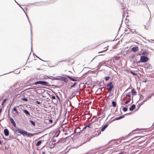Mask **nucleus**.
I'll list each match as a JSON object with an SVG mask.
<instances>
[{"label": "nucleus", "mask_w": 154, "mask_h": 154, "mask_svg": "<svg viewBox=\"0 0 154 154\" xmlns=\"http://www.w3.org/2000/svg\"><path fill=\"white\" fill-rule=\"evenodd\" d=\"M53 79L60 80L61 79L64 81L66 83H67L68 82V79L67 78L65 77H62L60 76H57L56 78L54 79Z\"/></svg>", "instance_id": "obj_1"}, {"label": "nucleus", "mask_w": 154, "mask_h": 154, "mask_svg": "<svg viewBox=\"0 0 154 154\" xmlns=\"http://www.w3.org/2000/svg\"><path fill=\"white\" fill-rule=\"evenodd\" d=\"M106 86L108 87L107 90L108 91L111 92L112 88H114V86L112 84V82H110V83L107 84Z\"/></svg>", "instance_id": "obj_2"}, {"label": "nucleus", "mask_w": 154, "mask_h": 154, "mask_svg": "<svg viewBox=\"0 0 154 154\" xmlns=\"http://www.w3.org/2000/svg\"><path fill=\"white\" fill-rule=\"evenodd\" d=\"M130 93V92H129L128 93H127L126 94H125L124 92V93L122 95V97H123V98L122 100L123 101L125 100V98H127V97H128V99L131 100V95L129 94Z\"/></svg>", "instance_id": "obj_3"}, {"label": "nucleus", "mask_w": 154, "mask_h": 154, "mask_svg": "<svg viewBox=\"0 0 154 154\" xmlns=\"http://www.w3.org/2000/svg\"><path fill=\"white\" fill-rule=\"evenodd\" d=\"M140 61L142 63H145L149 60V58L145 56H142L140 57Z\"/></svg>", "instance_id": "obj_4"}, {"label": "nucleus", "mask_w": 154, "mask_h": 154, "mask_svg": "<svg viewBox=\"0 0 154 154\" xmlns=\"http://www.w3.org/2000/svg\"><path fill=\"white\" fill-rule=\"evenodd\" d=\"M121 4L122 5V10H124L123 12V17H125V14L126 13V11H127L126 9L125 8L126 5L125 3H121Z\"/></svg>", "instance_id": "obj_5"}, {"label": "nucleus", "mask_w": 154, "mask_h": 154, "mask_svg": "<svg viewBox=\"0 0 154 154\" xmlns=\"http://www.w3.org/2000/svg\"><path fill=\"white\" fill-rule=\"evenodd\" d=\"M67 138V137H65L64 138H60L57 140V142L56 143L58 144L59 143H63L66 141Z\"/></svg>", "instance_id": "obj_6"}, {"label": "nucleus", "mask_w": 154, "mask_h": 154, "mask_svg": "<svg viewBox=\"0 0 154 154\" xmlns=\"http://www.w3.org/2000/svg\"><path fill=\"white\" fill-rule=\"evenodd\" d=\"M89 134H86L85 135V141L84 142L82 143V144H83L84 143L87 142V141H89L91 138H89L88 137Z\"/></svg>", "instance_id": "obj_7"}, {"label": "nucleus", "mask_w": 154, "mask_h": 154, "mask_svg": "<svg viewBox=\"0 0 154 154\" xmlns=\"http://www.w3.org/2000/svg\"><path fill=\"white\" fill-rule=\"evenodd\" d=\"M144 67L145 68L148 69H152V67L151 64L148 63H146L144 65Z\"/></svg>", "instance_id": "obj_8"}, {"label": "nucleus", "mask_w": 154, "mask_h": 154, "mask_svg": "<svg viewBox=\"0 0 154 154\" xmlns=\"http://www.w3.org/2000/svg\"><path fill=\"white\" fill-rule=\"evenodd\" d=\"M60 132V131L59 129L56 130L54 132V133L55 134V135L54 136V137H57L59 136Z\"/></svg>", "instance_id": "obj_9"}, {"label": "nucleus", "mask_w": 154, "mask_h": 154, "mask_svg": "<svg viewBox=\"0 0 154 154\" xmlns=\"http://www.w3.org/2000/svg\"><path fill=\"white\" fill-rule=\"evenodd\" d=\"M41 85L48 87L50 86H51L48 82L44 81H42Z\"/></svg>", "instance_id": "obj_10"}, {"label": "nucleus", "mask_w": 154, "mask_h": 154, "mask_svg": "<svg viewBox=\"0 0 154 154\" xmlns=\"http://www.w3.org/2000/svg\"><path fill=\"white\" fill-rule=\"evenodd\" d=\"M66 76L68 78H69L70 79V80H71L73 82H76L78 81V80L77 79L73 78L72 77L69 75H66Z\"/></svg>", "instance_id": "obj_11"}, {"label": "nucleus", "mask_w": 154, "mask_h": 154, "mask_svg": "<svg viewBox=\"0 0 154 154\" xmlns=\"http://www.w3.org/2000/svg\"><path fill=\"white\" fill-rule=\"evenodd\" d=\"M4 132L5 136H8L9 135V132L7 129H5L4 130Z\"/></svg>", "instance_id": "obj_12"}, {"label": "nucleus", "mask_w": 154, "mask_h": 154, "mask_svg": "<svg viewBox=\"0 0 154 154\" xmlns=\"http://www.w3.org/2000/svg\"><path fill=\"white\" fill-rule=\"evenodd\" d=\"M27 132L26 131H24L23 129L20 132V133L23 136H24L26 135H27Z\"/></svg>", "instance_id": "obj_13"}, {"label": "nucleus", "mask_w": 154, "mask_h": 154, "mask_svg": "<svg viewBox=\"0 0 154 154\" xmlns=\"http://www.w3.org/2000/svg\"><path fill=\"white\" fill-rule=\"evenodd\" d=\"M41 82H42V81H38L36 82H34V83L31 84L30 85V86L31 87H33V85H38V84L41 85Z\"/></svg>", "instance_id": "obj_14"}, {"label": "nucleus", "mask_w": 154, "mask_h": 154, "mask_svg": "<svg viewBox=\"0 0 154 154\" xmlns=\"http://www.w3.org/2000/svg\"><path fill=\"white\" fill-rule=\"evenodd\" d=\"M10 120L11 121V122L12 123V124L15 127H16V123L15 122L13 118H10Z\"/></svg>", "instance_id": "obj_15"}, {"label": "nucleus", "mask_w": 154, "mask_h": 154, "mask_svg": "<svg viewBox=\"0 0 154 154\" xmlns=\"http://www.w3.org/2000/svg\"><path fill=\"white\" fill-rule=\"evenodd\" d=\"M138 47L137 46H135V47H133L132 48V49H131V50L133 51V52H136L137 51H138Z\"/></svg>", "instance_id": "obj_16"}, {"label": "nucleus", "mask_w": 154, "mask_h": 154, "mask_svg": "<svg viewBox=\"0 0 154 154\" xmlns=\"http://www.w3.org/2000/svg\"><path fill=\"white\" fill-rule=\"evenodd\" d=\"M21 8V9H23V11H24V12L25 13V14H26V17H27V18L28 19V20L29 23V24H30V28H31V35H32V29H31V24L30 23V22L29 20V19L28 18V17L27 16V14H26V13H25V11H24V10L21 7H20Z\"/></svg>", "instance_id": "obj_17"}, {"label": "nucleus", "mask_w": 154, "mask_h": 154, "mask_svg": "<svg viewBox=\"0 0 154 154\" xmlns=\"http://www.w3.org/2000/svg\"><path fill=\"white\" fill-rule=\"evenodd\" d=\"M136 107V106L135 104H133L129 108V110L130 111H132Z\"/></svg>", "instance_id": "obj_18"}, {"label": "nucleus", "mask_w": 154, "mask_h": 154, "mask_svg": "<svg viewBox=\"0 0 154 154\" xmlns=\"http://www.w3.org/2000/svg\"><path fill=\"white\" fill-rule=\"evenodd\" d=\"M23 112L26 114V116H30V114L29 112L26 109H24L23 110Z\"/></svg>", "instance_id": "obj_19"}, {"label": "nucleus", "mask_w": 154, "mask_h": 154, "mask_svg": "<svg viewBox=\"0 0 154 154\" xmlns=\"http://www.w3.org/2000/svg\"><path fill=\"white\" fill-rule=\"evenodd\" d=\"M108 126V124L105 125L101 128V131L102 132Z\"/></svg>", "instance_id": "obj_20"}, {"label": "nucleus", "mask_w": 154, "mask_h": 154, "mask_svg": "<svg viewBox=\"0 0 154 154\" xmlns=\"http://www.w3.org/2000/svg\"><path fill=\"white\" fill-rule=\"evenodd\" d=\"M44 141V140H39L36 143V146H39L42 143V142H43Z\"/></svg>", "instance_id": "obj_21"}, {"label": "nucleus", "mask_w": 154, "mask_h": 154, "mask_svg": "<svg viewBox=\"0 0 154 154\" xmlns=\"http://www.w3.org/2000/svg\"><path fill=\"white\" fill-rule=\"evenodd\" d=\"M149 54V52L148 51H143L141 54L143 55L146 56H147Z\"/></svg>", "instance_id": "obj_22"}, {"label": "nucleus", "mask_w": 154, "mask_h": 154, "mask_svg": "<svg viewBox=\"0 0 154 154\" xmlns=\"http://www.w3.org/2000/svg\"><path fill=\"white\" fill-rule=\"evenodd\" d=\"M55 78V77H53L51 76H48L47 75H45V79H49L52 80H53L52 79H54Z\"/></svg>", "instance_id": "obj_23"}, {"label": "nucleus", "mask_w": 154, "mask_h": 154, "mask_svg": "<svg viewBox=\"0 0 154 154\" xmlns=\"http://www.w3.org/2000/svg\"><path fill=\"white\" fill-rule=\"evenodd\" d=\"M150 98V97H148V96L146 97L145 99L141 103V105H143V103L146 102L148 99H149Z\"/></svg>", "instance_id": "obj_24"}, {"label": "nucleus", "mask_w": 154, "mask_h": 154, "mask_svg": "<svg viewBox=\"0 0 154 154\" xmlns=\"http://www.w3.org/2000/svg\"><path fill=\"white\" fill-rule=\"evenodd\" d=\"M131 93H132L133 96L136 95L137 94L136 91L134 90V89H132L131 91Z\"/></svg>", "instance_id": "obj_25"}, {"label": "nucleus", "mask_w": 154, "mask_h": 154, "mask_svg": "<svg viewBox=\"0 0 154 154\" xmlns=\"http://www.w3.org/2000/svg\"><path fill=\"white\" fill-rule=\"evenodd\" d=\"M36 134V133L32 134L31 133H27V135L28 137H31L33 136Z\"/></svg>", "instance_id": "obj_26"}, {"label": "nucleus", "mask_w": 154, "mask_h": 154, "mask_svg": "<svg viewBox=\"0 0 154 154\" xmlns=\"http://www.w3.org/2000/svg\"><path fill=\"white\" fill-rule=\"evenodd\" d=\"M112 106L114 107H116V105H117L116 102H115L114 101H112Z\"/></svg>", "instance_id": "obj_27"}, {"label": "nucleus", "mask_w": 154, "mask_h": 154, "mask_svg": "<svg viewBox=\"0 0 154 154\" xmlns=\"http://www.w3.org/2000/svg\"><path fill=\"white\" fill-rule=\"evenodd\" d=\"M22 129H19V128H16L14 130L15 131L19 133H20V132L22 130Z\"/></svg>", "instance_id": "obj_28"}, {"label": "nucleus", "mask_w": 154, "mask_h": 154, "mask_svg": "<svg viewBox=\"0 0 154 154\" xmlns=\"http://www.w3.org/2000/svg\"><path fill=\"white\" fill-rule=\"evenodd\" d=\"M12 111H14L15 112V113L17 114L18 113V111L17 110V109H16V108L15 107H14L13 109H12Z\"/></svg>", "instance_id": "obj_29"}, {"label": "nucleus", "mask_w": 154, "mask_h": 154, "mask_svg": "<svg viewBox=\"0 0 154 154\" xmlns=\"http://www.w3.org/2000/svg\"><path fill=\"white\" fill-rule=\"evenodd\" d=\"M77 84L76 82H74V84L72 85L70 88H75V86L77 85Z\"/></svg>", "instance_id": "obj_30"}, {"label": "nucleus", "mask_w": 154, "mask_h": 154, "mask_svg": "<svg viewBox=\"0 0 154 154\" xmlns=\"http://www.w3.org/2000/svg\"><path fill=\"white\" fill-rule=\"evenodd\" d=\"M100 63L101 64L102 66L105 65L106 66V62L104 61H103L101 62H100Z\"/></svg>", "instance_id": "obj_31"}, {"label": "nucleus", "mask_w": 154, "mask_h": 154, "mask_svg": "<svg viewBox=\"0 0 154 154\" xmlns=\"http://www.w3.org/2000/svg\"><path fill=\"white\" fill-rule=\"evenodd\" d=\"M101 66H102V65H101V64L100 63L97 66V69L98 70H99V69H100V68Z\"/></svg>", "instance_id": "obj_32"}, {"label": "nucleus", "mask_w": 154, "mask_h": 154, "mask_svg": "<svg viewBox=\"0 0 154 154\" xmlns=\"http://www.w3.org/2000/svg\"><path fill=\"white\" fill-rule=\"evenodd\" d=\"M34 126H35V122L33 121L32 120H30L29 121Z\"/></svg>", "instance_id": "obj_33"}, {"label": "nucleus", "mask_w": 154, "mask_h": 154, "mask_svg": "<svg viewBox=\"0 0 154 154\" xmlns=\"http://www.w3.org/2000/svg\"><path fill=\"white\" fill-rule=\"evenodd\" d=\"M55 138L56 137H53V139H52V143H54V144H56V143L57 142V141L55 139Z\"/></svg>", "instance_id": "obj_34"}, {"label": "nucleus", "mask_w": 154, "mask_h": 154, "mask_svg": "<svg viewBox=\"0 0 154 154\" xmlns=\"http://www.w3.org/2000/svg\"><path fill=\"white\" fill-rule=\"evenodd\" d=\"M21 100L23 101L27 102L28 101V99L26 98H22Z\"/></svg>", "instance_id": "obj_35"}, {"label": "nucleus", "mask_w": 154, "mask_h": 154, "mask_svg": "<svg viewBox=\"0 0 154 154\" xmlns=\"http://www.w3.org/2000/svg\"><path fill=\"white\" fill-rule=\"evenodd\" d=\"M50 86H54V87H53V88H60L61 86H57V85H51Z\"/></svg>", "instance_id": "obj_36"}, {"label": "nucleus", "mask_w": 154, "mask_h": 154, "mask_svg": "<svg viewBox=\"0 0 154 154\" xmlns=\"http://www.w3.org/2000/svg\"><path fill=\"white\" fill-rule=\"evenodd\" d=\"M140 137V136H136L134 138H133L132 139L130 140V141H135L136 140H134L135 139L137 138H138V137Z\"/></svg>", "instance_id": "obj_37"}, {"label": "nucleus", "mask_w": 154, "mask_h": 154, "mask_svg": "<svg viewBox=\"0 0 154 154\" xmlns=\"http://www.w3.org/2000/svg\"><path fill=\"white\" fill-rule=\"evenodd\" d=\"M110 78V77L109 76H105V79L106 81H106H108L109 79Z\"/></svg>", "instance_id": "obj_38"}, {"label": "nucleus", "mask_w": 154, "mask_h": 154, "mask_svg": "<svg viewBox=\"0 0 154 154\" xmlns=\"http://www.w3.org/2000/svg\"><path fill=\"white\" fill-rule=\"evenodd\" d=\"M121 143V141H120V139H119V140H117L116 141V144H119Z\"/></svg>", "instance_id": "obj_39"}, {"label": "nucleus", "mask_w": 154, "mask_h": 154, "mask_svg": "<svg viewBox=\"0 0 154 154\" xmlns=\"http://www.w3.org/2000/svg\"><path fill=\"white\" fill-rule=\"evenodd\" d=\"M141 2L142 3V4L143 5H147V4H146V2L144 1V0H141ZM147 6V8H148V6Z\"/></svg>", "instance_id": "obj_40"}, {"label": "nucleus", "mask_w": 154, "mask_h": 154, "mask_svg": "<svg viewBox=\"0 0 154 154\" xmlns=\"http://www.w3.org/2000/svg\"><path fill=\"white\" fill-rule=\"evenodd\" d=\"M9 137L10 138L12 139H16V138H15L12 135H10L9 136Z\"/></svg>", "instance_id": "obj_41"}, {"label": "nucleus", "mask_w": 154, "mask_h": 154, "mask_svg": "<svg viewBox=\"0 0 154 154\" xmlns=\"http://www.w3.org/2000/svg\"><path fill=\"white\" fill-rule=\"evenodd\" d=\"M130 72L131 73L132 75H137V73L134 72L132 71L131 70L130 71Z\"/></svg>", "instance_id": "obj_42"}, {"label": "nucleus", "mask_w": 154, "mask_h": 154, "mask_svg": "<svg viewBox=\"0 0 154 154\" xmlns=\"http://www.w3.org/2000/svg\"><path fill=\"white\" fill-rule=\"evenodd\" d=\"M128 110V108L126 107H124L123 108V111L124 112H125L126 111H127Z\"/></svg>", "instance_id": "obj_43"}, {"label": "nucleus", "mask_w": 154, "mask_h": 154, "mask_svg": "<svg viewBox=\"0 0 154 154\" xmlns=\"http://www.w3.org/2000/svg\"><path fill=\"white\" fill-rule=\"evenodd\" d=\"M131 100L128 99V100H127L125 102V104H127Z\"/></svg>", "instance_id": "obj_44"}, {"label": "nucleus", "mask_w": 154, "mask_h": 154, "mask_svg": "<svg viewBox=\"0 0 154 154\" xmlns=\"http://www.w3.org/2000/svg\"><path fill=\"white\" fill-rule=\"evenodd\" d=\"M122 119L121 118V116H119V117H116L115 119L114 120H119V119Z\"/></svg>", "instance_id": "obj_45"}, {"label": "nucleus", "mask_w": 154, "mask_h": 154, "mask_svg": "<svg viewBox=\"0 0 154 154\" xmlns=\"http://www.w3.org/2000/svg\"><path fill=\"white\" fill-rule=\"evenodd\" d=\"M132 88V87L131 86H130L125 91V92H128V91L129 89H131Z\"/></svg>", "instance_id": "obj_46"}, {"label": "nucleus", "mask_w": 154, "mask_h": 154, "mask_svg": "<svg viewBox=\"0 0 154 154\" xmlns=\"http://www.w3.org/2000/svg\"><path fill=\"white\" fill-rule=\"evenodd\" d=\"M18 85V84L17 83L15 84V85H14V87L15 88H16V90H17V91L18 90V88H17L16 86H17Z\"/></svg>", "instance_id": "obj_47"}, {"label": "nucleus", "mask_w": 154, "mask_h": 154, "mask_svg": "<svg viewBox=\"0 0 154 154\" xmlns=\"http://www.w3.org/2000/svg\"><path fill=\"white\" fill-rule=\"evenodd\" d=\"M54 94L56 95V96L58 100L59 101H60V98L55 93H54Z\"/></svg>", "instance_id": "obj_48"}, {"label": "nucleus", "mask_w": 154, "mask_h": 154, "mask_svg": "<svg viewBox=\"0 0 154 154\" xmlns=\"http://www.w3.org/2000/svg\"><path fill=\"white\" fill-rule=\"evenodd\" d=\"M91 122L89 124H88V125H86V127H88L89 128H91L90 125H91Z\"/></svg>", "instance_id": "obj_49"}, {"label": "nucleus", "mask_w": 154, "mask_h": 154, "mask_svg": "<svg viewBox=\"0 0 154 154\" xmlns=\"http://www.w3.org/2000/svg\"><path fill=\"white\" fill-rule=\"evenodd\" d=\"M51 98L52 99H56L55 96L54 95H52Z\"/></svg>", "instance_id": "obj_50"}, {"label": "nucleus", "mask_w": 154, "mask_h": 154, "mask_svg": "<svg viewBox=\"0 0 154 154\" xmlns=\"http://www.w3.org/2000/svg\"><path fill=\"white\" fill-rule=\"evenodd\" d=\"M153 95H154V92L153 93H151L150 95L148 96L150 97V98L152 96H153Z\"/></svg>", "instance_id": "obj_51"}, {"label": "nucleus", "mask_w": 154, "mask_h": 154, "mask_svg": "<svg viewBox=\"0 0 154 154\" xmlns=\"http://www.w3.org/2000/svg\"><path fill=\"white\" fill-rule=\"evenodd\" d=\"M35 103L38 104H39V105L41 104V103L39 101H37V100L35 102Z\"/></svg>", "instance_id": "obj_52"}, {"label": "nucleus", "mask_w": 154, "mask_h": 154, "mask_svg": "<svg viewBox=\"0 0 154 154\" xmlns=\"http://www.w3.org/2000/svg\"><path fill=\"white\" fill-rule=\"evenodd\" d=\"M141 105V103H140V105H139V104H138V105L137 106V109H138L140 107V106H141V105Z\"/></svg>", "instance_id": "obj_53"}, {"label": "nucleus", "mask_w": 154, "mask_h": 154, "mask_svg": "<svg viewBox=\"0 0 154 154\" xmlns=\"http://www.w3.org/2000/svg\"><path fill=\"white\" fill-rule=\"evenodd\" d=\"M149 28V26H146L145 25V29H148Z\"/></svg>", "instance_id": "obj_54"}, {"label": "nucleus", "mask_w": 154, "mask_h": 154, "mask_svg": "<svg viewBox=\"0 0 154 154\" xmlns=\"http://www.w3.org/2000/svg\"><path fill=\"white\" fill-rule=\"evenodd\" d=\"M31 50H32V38H31Z\"/></svg>", "instance_id": "obj_55"}, {"label": "nucleus", "mask_w": 154, "mask_h": 154, "mask_svg": "<svg viewBox=\"0 0 154 154\" xmlns=\"http://www.w3.org/2000/svg\"><path fill=\"white\" fill-rule=\"evenodd\" d=\"M7 100V99L6 98H5L3 100L2 102H3V103H5L6 102Z\"/></svg>", "instance_id": "obj_56"}, {"label": "nucleus", "mask_w": 154, "mask_h": 154, "mask_svg": "<svg viewBox=\"0 0 154 154\" xmlns=\"http://www.w3.org/2000/svg\"><path fill=\"white\" fill-rule=\"evenodd\" d=\"M53 122V121L52 119H50L49 120V122L51 123H52Z\"/></svg>", "instance_id": "obj_57"}, {"label": "nucleus", "mask_w": 154, "mask_h": 154, "mask_svg": "<svg viewBox=\"0 0 154 154\" xmlns=\"http://www.w3.org/2000/svg\"><path fill=\"white\" fill-rule=\"evenodd\" d=\"M125 115H123L121 116H120L121 117V119L124 118L125 117Z\"/></svg>", "instance_id": "obj_58"}, {"label": "nucleus", "mask_w": 154, "mask_h": 154, "mask_svg": "<svg viewBox=\"0 0 154 154\" xmlns=\"http://www.w3.org/2000/svg\"><path fill=\"white\" fill-rule=\"evenodd\" d=\"M36 88H34L33 87V88H29V89H36Z\"/></svg>", "instance_id": "obj_59"}, {"label": "nucleus", "mask_w": 154, "mask_h": 154, "mask_svg": "<svg viewBox=\"0 0 154 154\" xmlns=\"http://www.w3.org/2000/svg\"><path fill=\"white\" fill-rule=\"evenodd\" d=\"M45 151H42V154H45Z\"/></svg>", "instance_id": "obj_60"}, {"label": "nucleus", "mask_w": 154, "mask_h": 154, "mask_svg": "<svg viewBox=\"0 0 154 154\" xmlns=\"http://www.w3.org/2000/svg\"><path fill=\"white\" fill-rule=\"evenodd\" d=\"M3 141L0 140V145H1L2 144V143L3 142Z\"/></svg>", "instance_id": "obj_61"}, {"label": "nucleus", "mask_w": 154, "mask_h": 154, "mask_svg": "<svg viewBox=\"0 0 154 154\" xmlns=\"http://www.w3.org/2000/svg\"><path fill=\"white\" fill-rule=\"evenodd\" d=\"M87 128V127H86V126H85V127H84L83 128V129H85V128Z\"/></svg>", "instance_id": "obj_62"}, {"label": "nucleus", "mask_w": 154, "mask_h": 154, "mask_svg": "<svg viewBox=\"0 0 154 154\" xmlns=\"http://www.w3.org/2000/svg\"><path fill=\"white\" fill-rule=\"evenodd\" d=\"M140 62H141V61H140H140H138L137 62V63H140Z\"/></svg>", "instance_id": "obj_63"}, {"label": "nucleus", "mask_w": 154, "mask_h": 154, "mask_svg": "<svg viewBox=\"0 0 154 154\" xmlns=\"http://www.w3.org/2000/svg\"><path fill=\"white\" fill-rule=\"evenodd\" d=\"M2 111V108H0V114H1Z\"/></svg>", "instance_id": "obj_64"}]
</instances>
